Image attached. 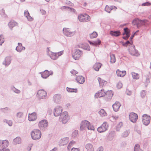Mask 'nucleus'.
Returning <instances> with one entry per match:
<instances>
[{
	"label": "nucleus",
	"mask_w": 151,
	"mask_h": 151,
	"mask_svg": "<svg viewBox=\"0 0 151 151\" xmlns=\"http://www.w3.org/2000/svg\"><path fill=\"white\" fill-rule=\"evenodd\" d=\"M63 33L64 34L68 37H71L74 35V32H72L71 30L67 28H64L63 30Z\"/></svg>",
	"instance_id": "f8f14e48"
},
{
	"label": "nucleus",
	"mask_w": 151,
	"mask_h": 151,
	"mask_svg": "<svg viewBox=\"0 0 151 151\" xmlns=\"http://www.w3.org/2000/svg\"><path fill=\"white\" fill-rule=\"evenodd\" d=\"M129 53L132 55L138 56L139 55V54L137 50L135 48L134 46L132 45L129 49Z\"/></svg>",
	"instance_id": "6e6552de"
},
{
	"label": "nucleus",
	"mask_w": 151,
	"mask_h": 151,
	"mask_svg": "<svg viewBox=\"0 0 151 151\" xmlns=\"http://www.w3.org/2000/svg\"><path fill=\"white\" fill-rule=\"evenodd\" d=\"M40 11L41 13H42V14H43V15L45 14L46 13V12L45 10H44L43 9H40Z\"/></svg>",
	"instance_id": "e2e57ef3"
},
{
	"label": "nucleus",
	"mask_w": 151,
	"mask_h": 151,
	"mask_svg": "<svg viewBox=\"0 0 151 151\" xmlns=\"http://www.w3.org/2000/svg\"><path fill=\"white\" fill-rule=\"evenodd\" d=\"M102 65L100 63H97L95 64L93 66V68L95 70L98 71L101 67Z\"/></svg>",
	"instance_id": "f704fd0d"
},
{
	"label": "nucleus",
	"mask_w": 151,
	"mask_h": 151,
	"mask_svg": "<svg viewBox=\"0 0 151 151\" xmlns=\"http://www.w3.org/2000/svg\"><path fill=\"white\" fill-rule=\"evenodd\" d=\"M132 44V41H131L130 42H129V41H127L125 43L123 44V45L124 46L126 47L127 46V45H128L130 47L132 45H133Z\"/></svg>",
	"instance_id": "37998d69"
},
{
	"label": "nucleus",
	"mask_w": 151,
	"mask_h": 151,
	"mask_svg": "<svg viewBox=\"0 0 151 151\" xmlns=\"http://www.w3.org/2000/svg\"><path fill=\"white\" fill-rule=\"evenodd\" d=\"M75 143V142L74 141H72L69 143V145H70V146H72Z\"/></svg>",
	"instance_id": "338daca9"
},
{
	"label": "nucleus",
	"mask_w": 151,
	"mask_h": 151,
	"mask_svg": "<svg viewBox=\"0 0 151 151\" xmlns=\"http://www.w3.org/2000/svg\"><path fill=\"white\" fill-rule=\"evenodd\" d=\"M121 106L120 103L118 102H116L113 105V108L114 111H117L119 110Z\"/></svg>",
	"instance_id": "5701e85b"
},
{
	"label": "nucleus",
	"mask_w": 151,
	"mask_h": 151,
	"mask_svg": "<svg viewBox=\"0 0 151 151\" xmlns=\"http://www.w3.org/2000/svg\"><path fill=\"white\" fill-rule=\"evenodd\" d=\"M67 91L69 92L76 93L77 91V89L76 88H70L68 87L66 88Z\"/></svg>",
	"instance_id": "58836bf2"
},
{
	"label": "nucleus",
	"mask_w": 151,
	"mask_h": 151,
	"mask_svg": "<svg viewBox=\"0 0 151 151\" xmlns=\"http://www.w3.org/2000/svg\"><path fill=\"white\" fill-rule=\"evenodd\" d=\"M18 46L16 48V50L19 52H21L22 50H24L25 47H23L21 43H18Z\"/></svg>",
	"instance_id": "393cba45"
},
{
	"label": "nucleus",
	"mask_w": 151,
	"mask_h": 151,
	"mask_svg": "<svg viewBox=\"0 0 151 151\" xmlns=\"http://www.w3.org/2000/svg\"><path fill=\"white\" fill-rule=\"evenodd\" d=\"M146 93L145 91L144 90H142L141 91L140 93L141 96L142 98L145 96L146 95Z\"/></svg>",
	"instance_id": "3c124183"
},
{
	"label": "nucleus",
	"mask_w": 151,
	"mask_h": 151,
	"mask_svg": "<svg viewBox=\"0 0 151 151\" xmlns=\"http://www.w3.org/2000/svg\"><path fill=\"white\" fill-rule=\"evenodd\" d=\"M40 73L42 78H46L50 75L52 74L53 72L52 71H49L47 70H45L44 72H40Z\"/></svg>",
	"instance_id": "dca6fc26"
},
{
	"label": "nucleus",
	"mask_w": 151,
	"mask_h": 151,
	"mask_svg": "<svg viewBox=\"0 0 151 151\" xmlns=\"http://www.w3.org/2000/svg\"><path fill=\"white\" fill-rule=\"evenodd\" d=\"M12 90L15 93H19L20 92V91L15 88L14 87H12L11 88Z\"/></svg>",
	"instance_id": "a18cd8bd"
},
{
	"label": "nucleus",
	"mask_w": 151,
	"mask_h": 151,
	"mask_svg": "<svg viewBox=\"0 0 151 151\" xmlns=\"http://www.w3.org/2000/svg\"><path fill=\"white\" fill-rule=\"evenodd\" d=\"M87 128L88 130H90L94 131L95 129L94 127L89 122V124L87 126Z\"/></svg>",
	"instance_id": "a19ab883"
},
{
	"label": "nucleus",
	"mask_w": 151,
	"mask_h": 151,
	"mask_svg": "<svg viewBox=\"0 0 151 151\" xmlns=\"http://www.w3.org/2000/svg\"><path fill=\"white\" fill-rule=\"evenodd\" d=\"M61 96L60 94H56L53 96V101L56 103L60 102L61 101Z\"/></svg>",
	"instance_id": "aec40b11"
},
{
	"label": "nucleus",
	"mask_w": 151,
	"mask_h": 151,
	"mask_svg": "<svg viewBox=\"0 0 151 151\" xmlns=\"http://www.w3.org/2000/svg\"><path fill=\"white\" fill-rule=\"evenodd\" d=\"M134 151H143L140 149L139 145H136L134 148Z\"/></svg>",
	"instance_id": "c03bdc74"
},
{
	"label": "nucleus",
	"mask_w": 151,
	"mask_h": 151,
	"mask_svg": "<svg viewBox=\"0 0 151 151\" xmlns=\"http://www.w3.org/2000/svg\"><path fill=\"white\" fill-rule=\"evenodd\" d=\"M122 122H120L119 124L117 125L116 130L118 131H119V129L122 126Z\"/></svg>",
	"instance_id": "6e6d98bb"
},
{
	"label": "nucleus",
	"mask_w": 151,
	"mask_h": 151,
	"mask_svg": "<svg viewBox=\"0 0 151 151\" xmlns=\"http://www.w3.org/2000/svg\"><path fill=\"white\" fill-rule=\"evenodd\" d=\"M97 34L95 32H93L90 35V37L91 38H96L97 36Z\"/></svg>",
	"instance_id": "79ce46f5"
},
{
	"label": "nucleus",
	"mask_w": 151,
	"mask_h": 151,
	"mask_svg": "<svg viewBox=\"0 0 151 151\" xmlns=\"http://www.w3.org/2000/svg\"><path fill=\"white\" fill-rule=\"evenodd\" d=\"M70 73L73 75H76L78 73V72H77L75 70H73L70 71Z\"/></svg>",
	"instance_id": "052dcab7"
},
{
	"label": "nucleus",
	"mask_w": 151,
	"mask_h": 151,
	"mask_svg": "<svg viewBox=\"0 0 151 151\" xmlns=\"http://www.w3.org/2000/svg\"><path fill=\"white\" fill-rule=\"evenodd\" d=\"M115 7V6H109L108 5H106L105 8V10L109 13H110L111 10L114 9Z\"/></svg>",
	"instance_id": "c9c22d12"
},
{
	"label": "nucleus",
	"mask_w": 151,
	"mask_h": 151,
	"mask_svg": "<svg viewBox=\"0 0 151 151\" xmlns=\"http://www.w3.org/2000/svg\"><path fill=\"white\" fill-rule=\"evenodd\" d=\"M99 114L102 116H104L107 115V113L104 109H101L99 112Z\"/></svg>",
	"instance_id": "4c0bfd02"
},
{
	"label": "nucleus",
	"mask_w": 151,
	"mask_h": 151,
	"mask_svg": "<svg viewBox=\"0 0 151 151\" xmlns=\"http://www.w3.org/2000/svg\"><path fill=\"white\" fill-rule=\"evenodd\" d=\"M85 148L87 151H93V145L91 144L88 143L86 145Z\"/></svg>",
	"instance_id": "c85d7f7f"
},
{
	"label": "nucleus",
	"mask_w": 151,
	"mask_h": 151,
	"mask_svg": "<svg viewBox=\"0 0 151 151\" xmlns=\"http://www.w3.org/2000/svg\"><path fill=\"white\" fill-rule=\"evenodd\" d=\"M18 24L14 21H11L8 24V26L11 29L15 26H17Z\"/></svg>",
	"instance_id": "7c9ffc66"
},
{
	"label": "nucleus",
	"mask_w": 151,
	"mask_h": 151,
	"mask_svg": "<svg viewBox=\"0 0 151 151\" xmlns=\"http://www.w3.org/2000/svg\"><path fill=\"white\" fill-rule=\"evenodd\" d=\"M124 33H123V35H126L125 36L122 37V38L124 40H127L128 39L130 35V31L127 28H125L124 29Z\"/></svg>",
	"instance_id": "a211bd4d"
},
{
	"label": "nucleus",
	"mask_w": 151,
	"mask_h": 151,
	"mask_svg": "<svg viewBox=\"0 0 151 151\" xmlns=\"http://www.w3.org/2000/svg\"><path fill=\"white\" fill-rule=\"evenodd\" d=\"M48 122L46 119H43L40 121L38 124L39 128L42 130L46 129L48 127Z\"/></svg>",
	"instance_id": "39448f33"
},
{
	"label": "nucleus",
	"mask_w": 151,
	"mask_h": 151,
	"mask_svg": "<svg viewBox=\"0 0 151 151\" xmlns=\"http://www.w3.org/2000/svg\"><path fill=\"white\" fill-rule=\"evenodd\" d=\"M47 96V93L43 90H39L37 93V96L40 99H45Z\"/></svg>",
	"instance_id": "9b49d317"
},
{
	"label": "nucleus",
	"mask_w": 151,
	"mask_h": 151,
	"mask_svg": "<svg viewBox=\"0 0 151 151\" xmlns=\"http://www.w3.org/2000/svg\"><path fill=\"white\" fill-rule=\"evenodd\" d=\"M21 142V139L20 137H17L13 140V143L15 145L19 144Z\"/></svg>",
	"instance_id": "72a5a7b5"
},
{
	"label": "nucleus",
	"mask_w": 151,
	"mask_h": 151,
	"mask_svg": "<svg viewBox=\"0 0 151 151\" xmlns=\"http://www.w3.org/2000/svg\"><path fill=\"white\" fill-rule=\"evenodd\" d=\"M63 109L61 106H57L55 107L54 111V115L55 116H58L61 114Z\"/></svg>",
	"instance_id": "9d476101"
},
{
	"label": "nucleus",
	"mask_w": 151,
	"mask_h": 151,
	"mask_svg": "<svg viewBox=\"0 0 151 151\" xmlns=\"http://www.w3.org/2000/svg\"><path fill=\"white\" fill-rule=\"evenodd\" d=\"M110 34L111 35L116 37L119 36L121 34L120 32L119 31H111Z\"/></svg>",
	"instance_id": "c756f323"
},
{
	"label": "nucleus",
	"mask_w": 151,
	"mask_h": 151,
	"mask_svg": "<svg viewBox=\"0 0 151 151\" xmlns=\"http://www.w3.org/2000/svg\"><path fill=\"white\" fill-rule=\"evenodd\" d=\"M106 93L104 90L102 89L101 90L98 91L97 93H96L95 96V97L96 98L102 97L105 95Z\"/></svg>",
	"instance_id": "6ab92c4d"
},
{
	"label": "nucleus",
	"mask_w": 151,
	"mask_h": 151,
	"mask_svg": "<svg viewBox=\"0 0 151 151\" xmlns=\"http://www.w3.org/2000/svg\"><path fill=\"white\" fill-rule=\"evenodd\" d=\"M23 114L22 112H19L17 113V116L19 118H21L23 115Z\"/></svg>",
	"instance_id": "5fc2aeb1"
},
{
	"label": "nucleus",
	"mask_w": 151,
	"mask_h": 151,
	"mask_svg": "<svg viewBox=\"0 0 151 151\" xmlns=\"http://www.w3.org/2000/svg\"><path fill=\"white\" fill-rule=\"evenodd\" d=\"M106 93V97L107 98L106 99L107 101H109L113 95L112 91H107Z\"/></svg>",
	"instance_id": "4be33fe9"
},
{
	"label": "nucleus",
	"mask_w": 151,
	"mask_h": 151,
	"mask_svg": "<svg viewBox=\"0 0 151 151\" xmlns=\"http://www.w3.org/2000/svg\"><path fill=\"white\" fill-rule=\"evenodd\" d=\"M116 73L118 76L123 77L126 75V72L125 71H121L119 70H116Z\"/></svg>",
	"instance_id": "cd10ccee"
},
{
	"label": "nucleus",
	"mask_w": 151,
	"mask_h": 151,
	"mask_svg": "<svg viewBox=\"0 0 151 151\" xmlns=\"http://www.w3.org/2000/svg\"><path fill=\"white\" fill-rule=\"evenodd\" d=\"M98 80L100 86H103L105 85L107 83V82L104 80H102L100 78H98Z\"/></svg>",
	"instance_id": "2f4dec72"
},
{
	"label": "nucleus",
	"mask_w": 151,
	"mask_h": 151,
	"mask_svg": "<svg viewBox=\"0 0 151 151\" xmlns=\"http://www.w3.org/2000/svg\"><path fill=\"white\" fill-rule=\"evenodd\" d=\"M71 151H80L78 148H73L71 149Z\"/></svg>",
	"instance_id": "0e129e2a"
},
{
	"label": "nucleus",
	"mask_w": 151,
	"mask_h": 151,
	"mask_svg": "<svg viewBox=\"0 0 151 151\" xmlns=\"http://www.w3.org/2000/svg\"><path fill=\"white\" fill-rule=\"evenodd\" d=\"M11 63L10 58L9 57H6L4 61L3 62V64L5 66L9 65Z\"/></svg>",
	"instance_id": "473e14b6"
},
{
	"label": "nucleus",
	"mask_w": 151,
	"mask_h": 151,
	"mask_svg": "<svg viewBox=\"0 0 151 151\" xmlns=\"http://www.w3.org/2000/svg\"><path fill=\"white\" fill-rule=\"evenodd\" d=\"M69 141V139L68 137L63 138L60 141V144L61 146L66 145Z\"/></svg>",
	"instance_id": "b1692460"
},
{
	"label": "nucleus",
	"mask_w": 151,
	"mask_h": 151,
	"mask_svg": "<svg viewBox=\"0 0 151 151\" xmlns=\"http://www.w3.org/2000/svg\"><path fill=\"white\" fill-rule=\"evenodd\" d=\"M59 121L63 124H65L70 119V116L67 111L63 112L60 115L59 118Z\"/></svg>",
	"instance_id": "f257e3e1"
},
{
	"label": "nucleus",
	"mask_w": 151,
	"mask_h": 151,
	"mask_svg": "<svg viewBox=\"0 0 151 151\" xmlns=\"http://www.w3.org/2000/svg\"><path fill=\"white\" fill-rule=\"evenodd\" d=\"M89 124V122L88 121L85 120L82 121L81 124L80 126V129L81 131H83L86 128H87V126Z\"/></svg>",
	"instance_id": "4468645a"
},
{
	"label": "nucleus",
	"mask_w": 151,
	"mask_h": 151,
	"mask_svg": "<svg viewBox=\"0 0 151 151\" xmlns=\"http://www.w3.org/2000/svg\"><path fill=\"white\" fill-rule=\"evenodd\" d=\"M131 74L133 79L137 80L139 78V75L134 72H132Z\"/></svg>",
	"instance_id": "e433bc0d"
},
{
	"label": "nucleus",
	"mask_w": 151,
	"mask_h": 151,
	"mask_svg": "<svg viewBox=\"0 0 151 151\" xmlns=\"http://www.w3.org/2000/svg\"><path fill=\"white\" fill-rule=\"evenodd\" d=\"M24 15L27 18L28 20L29 21H32L33 19L29 15V14L28 10L25 11L24 12Z\"/></svg>",
	"instance_id": "bb28decb"
},
{
	"label": "nucleus",
	"mask_w": 151,
	"mask_h": 151,
	"mask_svg": "<svg viewBox=\"0 0 151 151\" xmlns=\"http://www.w3.org/2000/svg\"><path fill=\"white\" fill-rule=\"evenodd\" d=\"M37 118L36 114L34 112L29 115L28 120L29 121H35Z\"/></svg>",
	"instance_id": "412c9836"
},
{
	"label": "nucleus",
	"mask_w": 151,
	"mask_h": 151,
	"mask_svg": "<svg viewBox=\"0 0 151 151\" xmlns=\"http://www.w3.org/2000/svg\"><path fill=\"white\" fill-rule=\"evenodd\" d=\"M129 119L131 122L135 123L138 119L137 115L134 113H131L129 115Z\"/></svg>",
	"instance_id": "2eb2a0df"
},
{
	"label": "nucleus",
	"mask_w": 151,
	"mask_h": 151,
	"mask_svg": "<svg viewBox=\"0 0 151 151\" xmlns=\"http://www.w3.org/2000/svg\"><path fill=\"white\" fill-rule=\"evenodd\" d=\"M63 51H60L59 52H58L56 53V54H57V56H58V57L59 56H60L61 55H62L63 54Z\"/></svg>",
	"instance_id": "bf43d9fd"
},
{
	"label": "nucleus",
	"mask_w": 151,
	"mask_h": 151,
	"mask_svg": "<svg viewBox=\"0 0 151 151\" xmlns=\"http://www.w3.org/2000/svg\"><path fill=\"white\" fill-rule=\"evenodd\" d=\"M0 14L1 15L4 16V17L5 16V14L4 13V9H2L0 10Z\"/></svg>",
	"instance_id": "13d9d810"
},
{
	"label": "nucleus",
	"mask_w": 151,
	"mask_h": 151,
	"mask_svg": "<svg viewBox=\"0 0 151 151\" xmlns=\"http://www.w3.org/2000/svg\"><path fill=\"white\" fill-rule=\"evenodd\" d=\"M9 143L8 141L7 140H0V147H7L9 145Z\"/></svg>",
	"instance_id": "f3484780"
},
{
	"label": "nucleus",
	"mask_w": 151,
	"mask_h": 151,
	"mask_svg": "<svg viewBox=\"0 0 151 151\" xmlns=\"http://www.w3.org/2000/svg\"><path fill=\"white\" fill-rule=\"evenodd\" d=\"M122 84L121 82H119L116 85V87L118 89H120L122 87Z\"/></svg>",
	"instance_id": "603ef678"
},
{
	"label": "nucleus",
	"mask_w": 151,
	"mask_h": 151,
	"mask_svg": "<svg viewBox=\"0 0 151 151\" xmlns=\"http://www.w3.org/2000/svg\"><path fill=\"white\" fill-rule=\"evenodd\" d=\"M83 47L84 49L87 50H90V47L87 44H85Z\"/></svg>",
	"instance_id": "8fccbe9b"
},
{
	"label": "nucleus",
	"mask_w": 151,
	"mask_h": 151,
	"mask_svg": "<svg viewBox=\"0 0 151 151\" xmlns=\"http://www.w3.org/2000/svg\"><path fill=\"white\" fill-rule=\"evenodd\" d=\"M77 81L80 84H83L85 82L84 78L81 76H78L76 79Z\"/></svg>",
	"instance_id": "a878e982"
},
{
	"label": "nucleus",
	"mask_w": 151,
	"mask_h": 151,
	"mask_svg": "<svg viewBox=\"0 0 151 151\" xmlns=\"http://www.w3.org/2000/svg\"><path fill=\"white\" fill-rule=\"evenodd\" d=\"M83 54V52L81 50L77 49L76 50L73 55V58L75 60L79 59Z\"/></svg>",
	"instance_id": "423d86ee"
},
{
	"label": "nucleus",
	"mask_w": 151,
	"mask_h": 151,
	"mask_svg": "<svg viewBox=\"0 0 151 151\" xmlns=\"http://www.w3.org/2000/svg\"><path fill=\"white\" fill-rule=\"evenodd\" d=\"M4 42V38L2 35H0V45H2Z\"/></svg>",
	"instance_id": "49530a36"
},
{
	"label": "nucleus",
	"mask_w": 151,
	"mask_h": 151,
	"mask_svg": "<svg viewBox=\"0 0 151 151\" xmlns=\"http://www.w3.org/2000/svg\"><path fill=\"white\" fill-rule=\"evenodd\" d=\"M103 148L102 147H99L96 150V151H103Z\"/></svg>",
	"instance_id": "774afa93"
},
{
	"label": "nucleus",
	"mask_w": 151,
	"mask_h": 151,
	"mask_svg": "<svg viewBox=\"0 0 151 151\" xmlns=\"http://www.w3.org/2000/svg\"><path fill=\"white\" fill-rule=\"evenodd\" d=\"M32 138L34 140L39 139L41 136V133L40 130L38 129H34L31 133Z\"/></svg>",
	"instance_id": "f03ea898"
},
{
	"label": "nucleus",
	"mask_w": 151,
	"mask_h": 151,
	"mask_svg": "<svg viewBox=\"0 0 151 151\" xmlns=\"http://www.w3.org/2000/svg\"><path fill=\"white\" fill-rule=\"evenodd\" d=\"M47 54L53 60H55L58 58V56L56 53L50 51L48 48L47 49Z\"/></svg>",
	"instance_id": "ddd939ff"
},
{
	"label": "nucleus",
	"mask_w": 151,
	"mask_h": 151,
	"mask_svg": "<svg viewBox=\"0 0 151 151\" xmlns=\"http://www.w3.org/2000/svg\"><path fill=\"white\" fill-rule=\"evenodd\" d=\"M108 127L107 123L104 122L101 126L98 128L97 131L100 133L104 132L107 130Z\"/></svg>",
	"instance_id": "1a4fd4ad"
},
{
	"label": "nucleus",
	"mask_w": 151,
	"mask_h": 151,
	"mask_svg": "<svg viewBox=\"0 0 151 151\" xmlns=\"http://www.w3.org/2000/svg\"><path fill=\"white\" fill-rule=\"evenodd\" d=\"M139 31V30H138L136 32H135V33H134V34L132 35L130 37V40L131 41H132V40L133 39V37H134V35H135L136 33L137 32H138Z\"/></svg>",
	"instance_id": "680f3d73"
},
{
	"label": "nucleus",
	"mask_w": 151,
	"mask_h": 151,
	"mask_svg": "<svg viewBox=\"0 0 151 151\" xmlns=\"http://www.w3.org/2000/svg\"><path fill=\"white\" fill-rule=\"evenodd\" d=\"M1 150L2 151H10L9 149L6 147H3Z\"/></svg>",
	"instance_id": "69168bd1"
},
{
	"label": "nucleus",
	"mask_w": 151,
	"mask_h": 151,
	"mask_svg": "<svg viewBox=\"0 0 151 151\" xmlns=\"http://www.w3.org/2000/svg\"><path fill=\"white\" fill-rule=\"evenodd\" d=\"M151 5V4L148 2H146L142 4V6H149Z\"/></svg>",
	"instance_id": "4d7b16f0"
},
{
	"label": "nucleus",
	"mask_w": 151,
	"mask_h": 151,
	"mask_svg": "<svg viewBox=\"0 0 151 151\" xmlns=\"http://www.w3.org/2000/svg\"><path fill=\"white\" fill-rule=\"evenodd\" d=\"M78 18L80 22H89L91 19L90 16L86 14L79 15Z\"/></svg>",
	"instance_id": "7ed1b4c3"
},
{
	"label": "nucleus",
	"mask_w": 151,
	"mask_h": 151,
	"mask_svg": "<svg viewBox=\"0 0 151 151\" xmlns=\"http://www.w3.org/2000/svg\"><path fill=\"white\" fill-rule=\"evenodd\" d=\"M78 134V130L74 131L72 133V135L74 137H77Z\"/></svg>",
	"instance_id": "de8ad7c7"
},
{
	"label": "nucleus",
	"mask_w": 151,
	"mask_h": 151,
	"mask_svg": "<svg viewBox=\"0 0 151 151\" xmlns=\"http://www.w3.org/2000/svg\"><path fill=\"white\" fill-rule=\"evenodd\" d=\"M150 116L146 114H144L142 116V121L143 124L146 125H147L150 122Z\"/></svg>",
	"instance_id": "0eeeda50"
},
{
	"label": "nucleus",
	"mask_w": 151,
	"mask_h": 151,
	"mask_svg": "<svg viewBox=\"0 0 151 151\" xmlns=\"http://www.w3.org/2000/svg\"><path fill=\"white\" fill-rule=\"evenodd\" d=\"M147 20H141L137 18L133 21L132 23L134 25H136L137 27L139 28L142 25H144L145 24H147Z\"/></svg>",
	"instance_id": "20e7f679"
},
{
	"label": "nucleus",
	"mask_w": 151,
	"mask_h": 151,
	"mask_svg": "<svg viewBox=\"0 0 151 151\" xmlns=\"http://www.w3.org/2000/svg\"><path fill=\"white\" fill-rule=\"evenodd\" d=\"M129 132L128 131H125L122 134V136L123 137H126L129 135Z\"/></svg>",
	"instance_id": "09e8293b"
},
{
	"label": "nucleus",
	"mask_w": 151,
	"mask_h": 151,
	"mask_svg": "<svg viewBox=\"0 0 151 151\" xmlns=\"http://www.w3.org/2000/svg\"><path fill=\"white\" fill-rule=\"evenodd\" d=\"M93 42L95 46L97 45L98 44H99L101 42V41L99 40H97Z\"/></svg>",
	"instance_id": "864d4df0"
},
{
	"label": "nucleus",
	"mask_w": 151,
	"mask_h": 151,
	"mask_svg": "<svg viewBox=\"0 0 151 151\" xmlns=\"http://www.w3.org/2000/svg\"><path fill=\"white\" fill-rule=\"evenodd\" d=\"M110 62L111 63H114L116 61V59L114 55L113 54H111L110 55Z\"/></svg>",
	"instance_id": "ea45409f"
}]
</instances>
